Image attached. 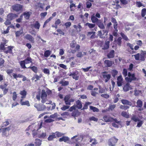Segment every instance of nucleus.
Here are the masks:
<instances>
[{"mask_svg":"<svg viewBox=\"0 0 146 146\" xmlns=\"http://www.w3.org/2000/svg\"><path fill=\"white\" fill-rule=\"evenodd\" d=\"M32 59L30 57H28L24 60L25 64H29L32 62Z\"/></svg>","mask_w":146,"mask_h":146,"instance_id":"obj_30","label":"nucleus"},{"mask_svg":"<svg viewBox=\"0 0 146 146\" xmlns=\"http://www.w3.org/2000/svg\"><path fill=\"white\" fill-rule=\"evenodd\" d=\"M73 27L74 28L77 29V31L78 32H80L81 31V29L82 28L80 23H79L78 26L75 25H74Z\"/></svg>","mask_w":146,"mask_h":146,"instance_id":"obj_24","label":"nucleus"},{"mask_svg":"<svg viewBox=\"0 0 146 146\" xmlns=\"http://www.w3.org/2000/svg\"><path fill=\"white\" fill-rule=\"evenodd\" d=\"M46 136L45 133H42L41 134L38 135V137L40 138H44Z\"/></svg>","mask_w":146,"mask_h":146,"instance_id":"obj_62","label":"nucleus"},{"mask_svg":"<svg viewBox=\"0 0 146 146\" xmlns=\"http://www.w3.org/2000/svg\"><path fill=\"white\" fill-rule=\"evenodd\" d=\"M41 102L42 104H44L46 102L47 100L46 97H41Z\"/></svg>","mask_w":146,"mask_h":146,"instance_id":"obj_60","label":"nucleus"},{"mask_svg":"<svg viewBox=\"0 0 146 146\" xmlns=\"http://www.w3.org/2000/svg\"><path fill=\"white\" fill-rule=\"evenodd\" d=\"M121 109L126 110L129 108V107L127 106L121 105L120 106Z\"/></svg>","mask_w":146,"mask_h":146,"instance_id":"obj_61","label":"nucleus"},{"mask_svg":"<svg viewBox=\"0 0 146 146\" xmlns=\"http://www.w3.org/2000/svg\"><path fill=\"white\" fill-rule=\"evenodd\" d=\"M131 86L128 83L126 84L123 88V90L127 92L131 90Z\"/></svg>","mask_w":146,"mask_h":146,"instance_id":"obj_10","label":"nucleus"},{"mask_svg":"<svg viewBox=\"0 0 146 146\" xmlns=\"http://www.w3.org/2000/svg\"><path fill=\"white\" fill-rule=\"evenodd\" d=\"M1 132H2V135L4 137H7L9 135V134L7 133L10 130V127H8L1 129Z\"/></svg>","mask_w":146,"mask_h":146,"instance_id":"obj_3","label":"nucleus"},{"mask_svg":"<svg viewBox=\"0 0 146 146\" xmlns=\"http://www.w3.org/2000/svg\"><path fill=\"white\" fill-rule=\"evenodd\" d=\"M51 54V51L49 50H47L44 52V56L46 57H48Z\"/></svg>","mask_w":146,"mask_h":146,"instance_id":"obj_39","label":"nucleus"},{"mask_svg":"<svg viewBox=\"0 0 146 146\" xmlns=\"http://www.w3.org/2000/svg\"><path fill=\"white\" fill-rule=\"evenodd\" d=\"M91 20L93 23L98 22L99 20L93 15L92 16Z\"/></svg>","mask_w":146,"mask_h":146,"instance_id":"obj_25","label":"nucleus"},{"mask_svg":"<svg viewBox=\"0 0 146 146\" xmlns=\"http://www.w3.org/2000/svg\"><path fill=\"white\" fill-rule=\"evenodd\" d=\"M134 95L136 96H138L139 94L141 93V91L139 90H137L136 89H135L134 91Z\"/></svg>","mask_w":146,"mask_h":146,"instance_id":"obj_49","label":"nucleus"},{"mask_svg":"<svg viewBox=\"0 0 146 146\" xmlns=\"http://www.w3.org/2000/svg\"><path fill=\"white\" fill-rule=\"evenodd\" d=\"M141 14L142 17H144L146 14V9L143 8L142 9Z\"/></svg>","mask_w":146,"mask_h":146,"instance_id":"obj_37","label":"nucleus"},{"mask_svg":"<svg viewBox=\"0 0 146 146\" xmlns=\"http://www.w3.org/2000/svg\"><path fill=\"white\" fill-rule=\"evenodd\" d=\"M111 73L112 76L113 77H115V76L117 74L118 72L116 70H112Z\"/></svg>","mask_w":146,"mask_h":146,"instance_id":"obj_50","label":"nucleus"},{"mask_svg":"<svg viewBox=\"0 0 146 146\" xmlns=\"http://www.w3.org/2000/svg\"><path fill=\"white\" fill-rule=\"evenodd\" d=\"M31 13L30 12H25L23 13L24 17L26 19H29Z\"/></svg>","mask_w":146,"mask_h":146,"instance_id":"obj_14","label":"nucleus"},{"mask_svg":"<svg viewBox=\"0 0 146 146\" xmlns=\"http://www.w3.org/2000/svg\"><path fill=\"white\" fill-rule=\"evenodd\" d=\"M78 74V72L76 70L70 73L69 75L70 76H72L74 79L76 80H77L79 79V76Z\"/></svg>","mask_w":146,"mask_h":146,"instance_id":"obj_6","label":"nucleus"},{"mask_svg":"<svg viewBox=\"0 0 146 146\" xmlns=\"http://www.w3.org/2000/svg\"><path fill=\"white\" fill-rule=\"evenodd\" d=\"M114 51L113 50H111L107 55L108 58H112L114 56Z\"/></svg>","mask_w":146,"mask_h":146,"instance_id":"obj_20","label":"nucleus"},{"mask_svg":"<svg viewBox=\"0 0 146 146\" xmlns=\"http://www.w3.org/2000/svg\"><path fill=\"white\" fill-rule=\"evenodd\" d=\"M101 96L102 97L106 99L110 97L109 95L107 94H102Z\"/></svg>","mask_w":146,"mask_h":146,"instance_id":"obj_57","label":"nucleus"},{"mask_svg":"<svg viewBox=\"0 0 146 146\" xmlns=\"http://www.w3.org/2000/svg\"><path fill=\"white\" fill-rule=\"evenodd\" d=\"M86 26H88L90 29H92L95 26V24H92L88 23H87L85 24Z\"/></svg>","mask_w":146,"mask_h":146,"instance_id":"obj_29","label":"nucleus"},{"mask_svg":"<svg viewBox=\"0 0 146 146\" xmlns=\"http://www.w3.org/2000/svg\"><path fill=\"white\" fill-rule=\"evenodd\" d=\"M86 7L88 8H89L91 7L92 4L91 2L87 1L86 3Z\"/></svg>","mask_w":146,"mask_h":146,"instance_id":"obj_63","label":"nucleus"},{"mask_svg":"<svg viewBox=\"0 0 146 146\" xmlns=\"http://www.w3.org/2000/svg\"><path fill=\"white\" fill-rule=\"evenodd\" d=\"M97 24L98 27L101 29H104L105 28L104 25L101 21V20H99L97 23Z\"/></svg>","mask_w":146,"mask_h":146,"instance_id":"obj_18","label":"nucleus"},{"mask_svg":"<svg viewBox=\"0 0 146 146\" xmlns=\"http://www.w3.org/2000/svg\"><path fill=\"white\" fill-rule=\"evenodd\" d=\"M43 104L35 103L34 105V106L38 111H44L46 109V107Z\"/></svg>","mask_w":146,"mask_h":146,"instance_id":"obj_2","label":"nucleus"},{"mask_svg":"<svg viewBox=\"0 0 146 146\" xmlns=\"http://www.w3.org/2000/svg\"><path fill=\"white\" fill-rule=\"evenodd\" d=\"M123 78L121 76H120L117 78V84L118 86H121L122 85Z\"/></svg>","mask_w":146,"mask_h":146,"instance_id":"obj_12","label":"nucleus"},{"mask_svg":"<svg viewBox=\"0 0 146 146\" xmlns=\"http://www.w3.org/2000/svg\"><path fill=\"white\" fill-rule=\"evenodd\" d=\"M131 119L135 122L138 121L139 119L135 115H133L131 117Z\"/></svg>","mask_w":146,"mask_h":146,"instance_id":"obj_54","label":"nucleus"},{"mask_svg":"<svg viewBox=\"0 0 146 146\" xmlns=\"http://www.w3.org/2000/svg\"><path fill=\"white\" fill-rule=\"evenodd\" d=\"M17 15L15 14L10 13L7 16V19L11 20L17 17Z\"/></svg>","mask_w":146,"mask_h":146,"instance_id":"obj_15","label":"nucleus"},{"mask_svg":"<svg viewBox=\"0 0 146 146\" xmlns=\"http://www.w3.org/2000/svg\"><path fill=\"white\" fill-rule=\"evenodd\" d=\"M138 121V122L137 123V127H140L141 126L143 123V122L140 119H139Z\"/></svg>","mask_w":146,"mask_h":146,"instance_id":"obj_51","label":"nucleus"},{"mask_svg":"<svg viewBox=\"0 0 146 146\" xmlns=\"http://www.w3.org/2000/svg\"><path fill=\"white\" fill-rule=\"evenodd\" d=\"M90 109L92 110L94 112H98L99 111V110L95 107L90 106Z\"/></svg>","mask_w":146,"mask_h":146,"instance_id":"obj_33","label":"nucleus"},{"mask_svg":"<svg viewBox=\"0 0 146 146\" xmlns=\"http://www.w3.org/2000/svg\"><path fill=\"white\" fill-rule=\"evenodd\" d=\"M104 64L106 67H109L112 66V61L108 60H106L104 61Z\"/></svg>","mask_w":146,"mask_h":146,"instance_id":"obj_16","label":"nucleus"},{"mask_svg":"<svg viewBox=\"0 0 146 146\" xmlns=\"http://www.w3.org/2000/svg\"><path fill=\"white\" fill-rule=\"evenodd\" d=\"M76 45V43L74 40L72 41L70 44V47L72 48H74Z\"/></svg>","mask_w":146,"mask_h":146,"instance_id":"obj_36","label":"nucleus"},{"mask_svg":"<svg viewBox=\"0 0 146 146\" xmlns=\"http://www.w3.org/2000/svg\"><path fill=\"white\" fill-rule=\"evenodd\" d=\"M120 35L122 38L125 40H128L127 37L124 35L123 33H120Z\"/></svg>","mask_w":146,"mask_h":146,"instance_id":"obj_56","label":"nucleus"},{"mask_svg":"<svg viewBox=\"0 0 146 146\" xmlns=\"http://www.w3.org/2000/svg\"><path fill=\"white\" fill-rule=\"evenodd\" d=\"M20 104L22 105H27L28 106H30V104L28 101H26L25 102H23V99H21L20 100Z\"/></svg>","mask_w":146,"mask_h":146,"instance_id":"obj_22","label":"nucleus"},{"mask_svg":"<svg viewBox=\"0 0 146 146\" xmlns=\"http://www.w3.org/2000/svg\"><path fill=\"white\" fill-rule=\"evenodd\" d=\"M17 94L16 92H14L13 94L12 98L14 101H15L17 99Z\"/></svg>","mask_w":146,"mask_h":146,"instance_id":"obj_53","label":"nucleus"},{"mask_svg":"<svg viewBox=\"0 0 146 146\" xmlns=\"http://www.w3.org/2000/svg\"><path fill=\"white\" fill-rule=\"evenodd\" d=\"M31 25L32 27H34L35 29H39L40 25L38 21H36L35 24H31Z\"/></svg>","mask_w":146,"mask_h":146,"instance_id":"obj_17","label":"nucleus"},{"mask_svg":"<svg viewBox=\"0 0 146 146\" xmlns=\"http://www.w3.org/2000/svg\"><path fill=\"white\" fill-rule=\"evenodd\" d=\"M41 97H47V94L45 92V90H42L41 92Z\"/></svg>","mask_w":146,"mask_h":146,"instance_id":"obj_38","label":"nucleus"},{"mask_svg":"<svg viewBox=\"0 0 146 146\" xmlns=\"http://www.w3.org/2000/svg\"><path fill=\"white\" fill-rule=\"evenodd\" d=\"M103 119L106 122H111L112 121L113 118L107 115H105L103 117Z\"/></svg>","mask_w":146,"mask_h":146,"instance_id":"obj_9","label":"nucleus"},{"mask_svg":"<svg viewBox=\"0 0 146 146\" xmlns=\"http://www.w3.org/2000/svg\"><path fill=\"white\" fill-rule=\"evenodd\" d=\"M56 137L55 133H53L52 135H50L48 138V140L49 141H52L54 138Z\"/></svg>","mask_w":146,"mask_h":146,"instance_id":"obj_31","label":"nucleus"},{"mask_svg":"<svg viewBox=\"0 0 146 146\" xmlns=\"http://www.w3.org/2000/svg\"><path fill=\"white\" fill-rule=\"evenodd\" d=\"M137 105L136 107L141 108L143 106V102L140 100H138L137 102Z\"/></svg>","mask_w":146,"mask_h":146,"instance_id":"obj_27","label":"nucleus"},{"mask_svg":"<svg viewBox=\"0 0 146 146\" xmlns=\"http://www.w3.org/2000/svg\"><path fill=\"white\" fill-rule=\"evenodd\" d=\"M95 33V32H88L87 35L88 36H89L90 35H92L90 38H92L94 36Z\"/></svg>","mask_w":146,"mask_h":146,"instance_id":"obj_45","label":"nucleus"},{"mask_svg":"<svg viewBox=\"0 0 146 146\" xmlns=\"http://www.w3.org/2000/svg\"><path fill=\"white\" fill-rule=\"evenodd\" d=\"M121 115L123 117L127 118H128L129 117L128 113L125 111H122L121 113Z\"/></svg>","mask_w":146,"mask_h":146,"instance_id":"obj_35","label":"nucleus"},{"mask_svg":"<svg viewBox=\"0 0 146 146\" xmlns=\"http://www.w3.org/2000/svg\"><path fill=\"white\" fill-rule=\"evenodd\" d=\"M121 101L122 103L124 105H127L130 106H131L132 105V104L131 102L126 100H122Z\"/></svg>","mask_w":146,"mask_h":146,"instance_id":"obj_21","label":"nucleus"},{"mask_svg":"<svg viewBox=\"0 0 146 146\" xmlns=\"http://www.w3.org/2000/svg\"><path fill=\"white\" fill-rule=\"evenodd\" d=\"M110 42L109 41H106L104 44L101 45L102 49L105 50L108 49L109 47Z\"/></svg>","mask_w":146,"mask_h":146,"instance_id":"obj_7","label":"nucleus"},{"mask_svg":"<svg viewBox=\"0 0 146 146\" xmlns=\"http://www.w3.org/2000/svg\"><path fill=\"white\" fill-rule=\"evenodd\" d=\"M90 141L92 143L91 144V146H93L98 143V142L95 139H90Z\"/></svg>","mask_w":146,"mask_h":146,"instance_id":"obj_28","label":"nucleus"},{"mask_svg":"<svg viewBox=\"0 0 146 146\" xmlns=\"http://www.w3.org/2000/svg\"><path fill=\"white\" fill-rule=\"evenodd\" d=\"M69 141V138L68 137L63 136L59 139V141L60 142L64 141L65 142H67Z\"/></svg>","mask_w":146,"mask_h":146,"instance_id":"obj_19","label":"nucleus"},{"mask_svg":"<svg viewBox=\"0 0 146 146\" xmlns=\"http://www.w3.org/2000/svg\"><path fill=\"white\" fill-rule=\"evenodd\" d=\"M23 33V31L22 30L20 31H18L15 32V34L16 37L19 36L20 35L22 34Z\"/></svg>","mask_w":146,"mask_h":146,"instance_id":"obj_46","label":"nucleus"},{"mask_svg":"<svg viewBox=\"0 0 146 146\" xmlns=\"http://www.w3.org/2000/svg\"><path fill=\"white\" fill-rule=\"evenodd\" d=\"M76 108L78 109H80L82 107V105L81 102L79 100H78L76 102Z\"/></svg>","mask_w":146,"mask_h":146,"instance_id":"obj_23","label":"nucleus"},{"mask_svg":"<svg viewBox=\"0 0 146 146\" xmlns=\"http://www.w3.org/2000/svg\"><path fill=\"white\" fill-rule=\"evenodd\" d=\"M103 78L105 79V82H107L110 79L111 75L109 74H102Z\"/></svg>","mask_w":146,"mask_h":146,"instance_id":"obj_13","label":"nucleus"},{"mask_svg":"<svg viewBox=\"0 0 146 146\" xmlns=\"http://www.w3.org/2000/svg\"><path fill=\"white\" fill-rule=\"evenodd\" d=\"M78 110H75L73 111L71 115L74 117H75L78 114Z\"/></svg>","mask_w":146,"mask_h":146,"instance_id":"obj_34","label":"nucleus"},{"mask_svg":"<svg viewBox=\"0 0 146 146\" xmlns=\"http://www.w3.org/2000/svg\"><path fill=\"white\" fill-rule=\"evenodd\" d=\"M42 76L41 75H35V76L34 78H35L36 80H35V81L36 82L37 80H39Z\"/></svg>","mask_w":146,"mask_h":146,"instance_id":"obj_55","label":"nucleus"},{"mask_svg":"<svg viewBox=\"0 0 146 146\" xmlns=\"http://www.w3.org/2000/svg\"><path fill=\"white\" fill-rule=\"evenodd\" d=\"M19 93L22 96H26L27 92L25 90H23V91H20Z\"/></svg>","mask_w":146,"mask_h":146,"instance_id":"obj_64","label":"nucleus"},{"mask_svg":"<svg viewBox=\"0 0 146 146\" xmlns=\"http://www.w3.org/2000/svg\"><path fill=\"white\" fill-rule=\"evenodd\" d=\"M12 8L16 12L21 11L23 10V6L19 4H16L12 6Z\"/></svg>","mask_w":146,"mask_h":146,"instance_id":"obj_5","label":"nucleus"},{"mask_svg":"<svg viewBox=\"0 0 146 146\" xmlns=\"http://www.w3.org/2000/svg\"><path fill=\"white\" fill-rule=\"evenodd\" d=\"M121 37H119L117 40V44L119 46L121 45Z\"/></svg>","mask_w":146,"mask_h":146,"instance_id":"obj_52","label":"nucleus"},{"mask_svg":"<svg viewBox=\"0 0 146 146\" xmlns=\"http://www.w3.org/2000/svg\"><path fill=\"white\" fill-rule=\"evenodd\" d=\"M55 133V135L56 134V137H58L62 136L64 134L59 132H56L55 133Z\"/></svg>","mask_w":146,"mask_h":146,"instance_id":"obj_58","label":"nucleus"},{"mask_svg":"<svg viewBox=\"0 0 146 146\" xmlns=\"http://www.w3.org/2000/svg\"><path fill=\"white\" fill-rule=\"evenodd\" d=\"M24 38L26 39L29 40L32 43L34 42V38L31 35L27 34L24 36Z\"/></svg>","mask_w":146,"mask_h":146,"instance_id":"obj_8","label":"nucleus"},{"mask_svg":"<svg viewBox=\"0 0 146 146\" xmlns=\"http://www.w3.org/2000/svg\"><path fill=\"white\" fill-rule=\"evenodd\" d=\"M89 120L90 121H93L96 122L97 121H98V119L97 118H96L94 116H92L90 117Z\"/></svg>","mask_w":146,"mask_h":146,"instance_id":"obj_59","label":"nucleus"},{"mask_svg":"<svg viewBox=\"0 0 146 146\" xmlns=\"http://www.w3.org/2000/svg\"><path fill=\"white\" fill-rule=\"evenodd\" d=\"M6 42L1 43L0 45V50H5V45Z\"/></svg>","mask_w":146,"mask_h":146,"instance_id":"obj_40","label":"nucleus"},{"mask_svg":"<svg viewBox=\"0 0 146 146\" xmlns=\"http://www.w3.org/2000/svg\"><path fill=\"white\" fill-rule=\"evenodd\" d=\"M146 55V51L141 50V53H137L136 54L133 55L135 57V60L144 61L145 60V57Z\"/></svg>","mask_w":146,"mask_h":146,"instance_id":"obj_1","label":"nucleus"},{"mask_svg":"<svg viewBox=\"0 0 146 146\" xmlns=\"http://www.w3.org/2000/svg\"><path fill=\"white\" fill-rule=\"evenodd\" d=\"M27 68H30L35 73H36L37 71V68L35 66L33 67L30 66Z\"/></svg>","mask_w":146,"mask_h":146,"instance_id":"obj_42","label":"nucleus"},{"mask_svg":"<svg viewBox=\"0 0 146 146\" xmlns=\"http://www.w3.org/2000/svg\"><path fill=\"white\" fill-rule=\"evenodd\" d=\"M76 107L75 105H74L73 106H71L69 108L68 111L72 112L73 110H76Z\"/></svg>","mask_w":146,"mask_h":146,"instance_id":"obj_44","label":"nucleus"},{"mask_svg":"<svg viewBox=\"0 0 146 146\" xmlns=\"http://www.w3.org/2000/svg\"><path fill=\"white\" fill-rule=\"evenodd\" d=\"M118 139L115 137H113L110 139L108 141V144L109 146H115Z\"/></svg>","mask_w":146,"mask_h":146,"instance_id":"obj_4","label":"nucleus"},{"mask_svg":"<svg viewBox=\"0 0 146 146\" xmlns=\"http://www.w3.org/2000/svg\"><path fill=\"white\" fill-rule=\"evenodd\" d=\"M70 108V106L64 105L61 108V110L62 111H65L68 109Z\"/></svg>","mask_w":146,"mask_h":146,"instance_id":"obj_43","label":"nucleus"},{"mask_svg":"<svg viewBox=\"0 0 146 146\" xmlns=\"http://www.w3.org/2000/svg\"><path fill=\"white\" fill-rule=\"evenodd\" d=\"M25 62H24V60L21 61L20 62V65H21V67L23 68H27L25 66Z\"/></svg>","mask_w":146,"mask_h":146,"instance_id":"obj_47","label":"nucleus"},{"mask_svg":"<svg viewBox=\"0 0 146 146\" xmlns=\"http://www.w3.org/2000/svg\"><path fill=\"white\" fill-rule=\"evenodd\" d=\"M5 61L4 59L1 58L0 59V68H2L3 66Z\"/></svg>","mask_w":146,"mask_h":146,"instance_id":"obj_48","label":"nucleus"},{"mask_svg":"<svg viewBox=\"0 0 146 146\" xmlns=\"http://www.w3.org/2000/svg\"><path fill=\"white\" fill-rule=\"evenodd\" d=\"M35 143L36 146H40L41 144V141L40 139H36Z\"/></svg>","mask_w":146,"mask_h":146,"instance_id":"obj_32","label":"nucleus"},{"mask_svg":"<svg viewBox=\"0 0 146 146\" xmlns=\"http://www.w3.org/2000/svg\"><path fill=\"white\" fill-rule=\"evenodd\" d=\"M64 100L66 105H70L71 103L69 100V95L66 96L64 98Z\"/></svg>","mask_w":146,"mask_h":146,"instance_id":"obj_11","label":"nucleus"},{"mask_svg":"<svg viewBox=\"0 0 146 146\" xmlns=\"http://www.w3.org/2000/svg\"><path fill=\"white\" fill-rule=\"evenodd\" d=\"M86 52H78L76 54V56L78 57L81 58L83 56L86 55Z\"/></svg>","mask_w":146,"mask_h":146,"instance_id":"obj_26","label":"nucleus"},{"mask_svg":"<svg viewBox=\"0 0 146 146\" xmlns=\"http://www.w3.org/2000/svg\"><path fill=\"white\" fill-rule=\"evenodd\" d=\"M60 83L61 84L62 86H66L69 84V82L67 81H61Z\"/></svg>","mask_w":146,"mask_h":146,"instance_id":"obj_41","label":"nucleus"}]
</instances>
